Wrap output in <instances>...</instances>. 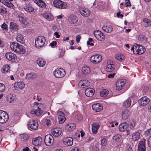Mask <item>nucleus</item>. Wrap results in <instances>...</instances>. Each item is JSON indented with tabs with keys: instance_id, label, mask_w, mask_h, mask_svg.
<instances>
[{
	"instance_id": "nucleus-1",
	"label": "nucleus",
	"mask_w": 151,
	"mask_h": 151,
	"mask_svg": "<svg viewBox=\"0 0 151 151\" xmlns=\"http://www.w3.org/2000/svg\"><path fill=\"white\" fill-rule=\"evenodd\" d=\"M11 49L13 51L20 54H24L26 52L25 48L17 43L13 42L10 45Z\"/></svg>"
},
{
	"instance_id": "nucleus-2",
	"label": "nucleus",
	"mask_w": 151,
	"mask_h": 151,
	"mask_svg": "<svg viewBox=\"0 0 151 151\" xmlns=\"http://www.w3.org/2000/svg\"><path fill=\"white\" fill-rule=\"evenodd\" d=\"M32 107L34 110L31 111V114H35L36 116H39L42 114V110H43V105L42 104H39L37 102H35Z\"/></svg>"
},
{
	"instance_id": "nucleus-3",
	"label": "nucleus",
	"mask_w": 151,
	"mask_h": 151,
	"mask_svg": "<svg viewBox=\"0 0 151 151\" xmlns=\"http://www.w3.org/2000/svg\"><path fill=\"white\" fill-rule=\"evenodd\" d=\"M45 42V39L44 37L39 36L35 39V46L37 48H40L44 45Z\"/></svg>"
},
{
	"instance_id": "nucleus-4",
	"label": "nucleus",
	"mask_w": 151,
	"mask_h": 151,
	"mask_svg": "<svg viewBox=\"0 0 151 151\" xmlns=\"http://www.w3.org/2000/svg\"><path fill=\"white\" fill-rule=\"evenodd\" d=\"M9 116L5 111L0 110V123H4L7 121Z\"/></svg>"
},
{
	"instance_id": "nucleus-5",
	"label": "nucleus",
	"mask_w": 151,
	"mask_h": 151,
	"mask_svg": "<svg viewBox=\"0 0 151 151\" xmlns=\"http://www.w3.org/2000/svg\"><path fill=\"white\" fill-rule=\"evenodd\" d=\"M45 143L47 146H51L53 144L54 139L51 134H48L45 136L44 139Z\"/></svg>"
},
{
	"instance_id": "nucleus-6",
	"label": "nucleus",
	"mask_w": 151,
	"mask_h": 151,
	"mask_svg": "<svg viewBox=\"0 0 151 151\" xmlns=\"http://www.w3.org/2000/svg\"><path fill=\"white\" fill-rule=\"evenodd\" d=\"M135 51L134 53L136 54L141 55L144 53L145 51V49L142 45L138 44L135 45Z\"/></svg>"
},
{
	"instance_id": "nucleus-7",
	"label": "nucleus",
	"mask_w": 151,
	"mask_h": 151,
	"mask_svg": "<svg viewBox=\"0 0 151 151\" xmlns=\"http://www.w3.org/2000/svg\"><path fill=\"white\" fill-rule=\"evenodd\" d=\"M102 57L99 55H92L90 58V61L94 64H97L101 61Z\"/></svg>"
},
{
	"instance_id": "nucleus-8",
	"label": "nucleus",
	"mask_w": 151,
	"mask_h": 151,
	"mask_svg": "<svg viewBox=\"0 0 151 151\" xmlns=\"http://www.w3.org/2000/svg\"><path fill=\"white\" fill-rule=\"evenodd\" d=\"M96 38L100 41H103L104 40L105 37L104 33L99 30L94 31L93 33Z\"/></svg>"
},
{
	"instance_id": "nucleus-9",
	"label": "nucleus",
	"mask_w": 151,
	"mask_h": 151,
	"mask_svg": "<svg viewBox=\"0 0 151 151\" xmlns=\"http://www.w3.org/2000/svg\"><path fill=\"white\" fill-rule=\"evenodd\" d=\"M79 10L80 14L83 16L88 17L90 14V10L84 7L80 8Z\"/></svg>"
},
{
	"instance_id": "nucleus-10",
	"label": "nucleus",
	"mask_w": 151,
	"mask_h": 151,
	"mask_svg": "<svg viewBox=\"0 0 151 151\" xmlns=\"http://www.w3.org/2000/svg\"><path fill=\"white\" fill-rule=\"evenodd\" d=\"M38 123L36 120H29L28 123V127L32 129L35 130L38 127Z\"/></svg>"
},
{
	"instance_id": "nucleus-11",
	"label": "nucleus",
	"mask_w": 151,
	"mask_h": 151,
	"mask_svg": "<svg viewBox=\"0 0 151 151\" xmlns=\"http://www.w3.org/2000/svg\"><path fill=\"white\" fill-rule=\"evenodd\" d=\"M150 101V99L146 96L143 97L139 99L138 102L139 104L142 106H145Z\"/></svg>"
},
{
	"instance_id": "nucleus-12",
	"label": "nucleus",
	"mask_w": 151,
	"mask_h": 151,
	"mask_svg": "<svg viewBox=\"0 0 151 151\" xmlns=\"http://www.w3.org/2000/svg\"><path fill=\"white\" fill-rule=\"evenodd\" d=\"M5 56L8 60L12 62L15 61L17 59L16 55L11 52H8L6 53Z\"/></svg>"
},
{
	"instance_id": "nucleus-13",
	"label": "nucleus",
	"mask_w": 151,
	"mask_h": 151,
	"mask_svg": "<svg viewBox=\"0 0 151 151\" xmlns=\"http://www.w3.org/2000/svg\"><path fill=\"white\" fill-rule=\"evenodd\" d=\"M90 84V82L87 80L83 79L79 82L78 86L82 88H84L89 86Z\"/></svg>"
},
{
	"instance_id": "nucleus-14",
	"label": "nucleus",
	"mask_w": 151,
	"mask_h": 151,
	"mask_svg": "<svg viewBox=\"0 0 151 151\" xmlns=\"http://www.w3.org/2000/svg\"><path fill=\"white\" fill-rule=\"evenodd\" d=\"M73 139L71 137H66L63 139V142L65 145L70 146L73 145Z\"/></svg>"
},
{
	"instance_id": "nucleus-15",
	"label": "nucleus",
	"mask_w": 151,
	"mask_h": 151,
	"mask_svg": "<svg viewBox=\"0 0 151 151\" xmlns=\"http://www.w3.org/2000/svg\"><path fill=\"white\" fill-rule=\"evenodd\" d=\"M14 86L15 89L19 91L24 88V84L23 82H17L14 83Z\"/></svg>"
},
{
	"instance_id": "nucleus-16",
	"label": "nucleus",
	"mask_w": 151,
	"mask_h": 151,
	"mask_svg": "<svg viewBox=\"0 0 151 151\" xmlns=\"http://www.w3.org/2000/svg\"><path fill=\"white\" fill-rule=\"evenodd\" d=\"M57 115L58 116L59 124H62L66 119L64 113L61 111H60L57 113Z\"/></svg>"
},
{
	"instance_id": "nucleus-17",
	"label": "nucleus",
	"mask_w": 151,
	"mask_h": 151,
	"mask_svg": "<svg viewBox=\"0 0 151 151\" xmlns=\"http://www.w3.org/2000/svg\"><path fill=\"white\" fill-rule=\"evenodd\" d=\"M76 127V124L73 123H70L67 124L65 126L66 130L69 132L73 131Z\"/></svg>"
},
{
	"instance_id": "nucleus-18",
	"label": "nucleus",
	"mask_w": 151,
	"mask_h": 151,
	"mask_svg": "<svg viewBox=\"0 0 151 151\" xmlns=\"http://www.w3.org/2000/svg\"><path fill=\"white\" fill-rule=\"evenodd\" d=\"M95 92L94 90L91 88H88L85 91L86 95L88 97H91L93 96Z\"/></svg>"
},
{
	"instance_id": "nucleus-19",
	"label": "nucleus",
	"mask_w": 151,
	"mask_h": 151,
	"mask_svg": "<svg viewBox=\"0 0 151 151\" xmlns=\"http://www.w3.org/2000/svg\"><path fill=\"white\" fill-rule=\"evenodd\" d=\"M125 83V82L123 80L118 81L116 84V90L118 91L122 90Z\"/></svg>"
},
{
	"instance_id": "nucleus-20",
	"label": "nucleus",
	"mask_w": 151,
	"mask_h": 151,
	"mask_svg": "<svg viewBox=\"0 0 151 151\" xmlns=\"http://www.w3.org/2000/svg\"><path fill=\"white\" fill-rule=\"evenodd\" d=\"M145 140L139 142L138 144V151H145L146 150Z\"/></svg>"
},
{
	"instance_id": "nucleus-21",
	"label": "nucleus",
	"mask_w": 151,
	"mask_h": 151,
	"mask_svg": "<svg viewBox=\"0 0 151 151\" xmlns=\"http://www.w3.org/2000/svg\"><path fill=\"white\" fill-rule=\"evenodd\" d=\"M65 74V70L62 68H57V78H60L63 77Z\"/></svg>"
},
{
	"instance_id": "nucleus-22",
	"label": "nucleus",
	"mask_w": 151,
	"mask_h": 151,
	"mask_svg": "<svg viewBox=\"0 0 151 151\" xmlns=\"http://www.w3.org/2000/svg\"><path fill=\"white\" fill-rule=\"evenodd\" d=\"M92 108L96 112H100L103 109V107L99 103L93 104L92 106Z\"/></svg>"
},
{
	"instance_id": "nucleus-23",
	"label": "nucleus",
	"mask_w": 151,
	"mask_h": 151,
	"mask_svg": "<svg viewBox=\"0 0 151 151\" xmlns=\"http://www.w3.org/2000/svg\"><path fill=\"white\" fill-rule=\"evenodd\" d=\"M42 142V139L41 137H38L37 138H35L33 139L32 142L35 145H38L41 144Z\"/></svg>"
},
{
	"instance_id": "nucleus-24",
	"label": "nucleus",
	"mask_w": 151,
	"mask_h": 151,
	"mask_svg": "<svg viewBox=\"0 0 151 151\" xmlns=\"http://www.w3.org/2000/svg\"><path fill=\"white\" fill-rule=\"evenodd\" d=\"M122 137L120 135L117 134L114 136L113 138V142L116 144H119L122 140Z\"/></svg>"
},
{
	"instance_id": "nucleus-25",
	"label": "nucleus",
	"mask_w": 151,
	"mask_h": 151,
	"mask_svg": "<svg viewBox=\"0 0 151 151\" xmlns=\"http://www.w3.org/2000/svg\"><path fill=\"white\" fill-rule=\"evenodd\" d=\"M128 127V125L127 123L123 122L119 126V129L120 131L124 132L127 129Z\"/></svg>"
},
{
	"instance_id": "nucleus-26",
	"label": "nucleus",
	"mask_w": 151,
	"mask_h": 151,
	"mask_svg": "<svg viewBox=\"0 0 151 151\" xmlns=\"http://www.w3.org/2000/svg\"><path fill=\"white\" fill-rule=\"evenodd\" d=\"M102 29L104 31L108 33L111 32L113 30L112 26L110 25H104L102 27Z\"/></svg>"
},
{
	"instance_id": "nucleus-27",
	"label": "nucleus",
	"mask_w": 151,
	"mask_h": 151,
	"mask_svg": "<svg viewBox=\"0 0 151 151\" xmlns=\"http://www.w3.org/2000/svg\"><path fill=\"white\" fill-rule=\"evenodd\" d=\"M66 7V4L64 2L57 0V8L60 9H65Z\"/></svg>"
},
{
	"instance_id": "nucleus-28",
	"label": "nucleus",
	"mask_w": 151,
	"mask_h": 151,
	"mask_svg": "<svg viewBox=\"0 0 151 151\" xmlns=\"http://www.w3.org/2000/svg\"><path fill=\"white\" fill-rule=\"evenodd\" d=\"M111 62H109L108 63L107 66L106 68V70L108 72H111L113 71L115 69V66L113 64L111 63Z\"/></svg>"
},
{
	"instance_id": "nucleus-29",
	"label": "nucleus",
	"mask_w": 151,
	"mask_h": 151,
	"mask_svg": "<svg viewBox=\"0 0 151 151\" xmlns=\"http://www.w3.org/2000/svg\"><path fill=\"white\" fill-rule=\"evenodd\" d=\"M37 77V74L33 72H31L27 74L26 78L27 80H31Z\"/></svg>"
},
{
	"instance_id": "nucleus-30",
	"label": "nucleus",
	"mask_w": 151,
	"mask_h": 151,
	"mask_svg": "<svg viewBox=\"0 0 151 151\" xmlns=\"http://www.w3.org/2000/svg\"><path fill=\"white\" fill-rule=\"evenodd\" d=\"M99 127V126L98 124L96 123H93L92 124V130L93 133H96Z\"/></svg>"
},
{
	"instance_id": "nucleus-31",
	"label": "nucleus",
	"mask_w": 151,
	"mask_h": 151,
	"mask_svg": "<svg viewBox=\"0 0 151 151\" xmlns=\"http://www.w3.org/2000/svg\"><path fill=\"white\" fill-rule=\"evenodd\" d=\"M140 134L139 132L136 131L132 135V139L134 141H136L138 140L140 137Z\"/></svg>"
},
{
	"instance_id": "nucleus-32",
	"label": "nucleus",
	"mask_w": 151,
	"mask_h": 151,
	"mask_svg": "<svg viewBox=\"0 0 151 151\" xmlns=\"http://www.w3.org/2000/svg\"><path fill=\"white\" fill-rule=\"evenodd\" d=\"M129 111L128 109H126L124 110L122 112V118L124 120L126 119L129 117Z\"/></svg>"
},
{
	"instance_id": "nucleus-33",
	"label": "nucleus",
	"mask_w": 151,
	"mask_h": 151,
	"mask_svg": "<svg viewBox=\"0 0 151 151\" xmlns=\"http://www.w3.org/2000/svg\"><path fill=\"white\" fill-rule=\"evenodd\" d=\"M17 40L18 42L21 44H24L25 42L24 38L20 34H17Z\"/></svg>"
},
{
	"instance_id": "nucleus-34",
	"label": "nucleus",
	"mask_w": 151,
	"mask_h": 151,
	"mask_svg": "<svg viewBox=\"0 0 151 151\" xmlns=\"http://www.w3.org/2000/svg\"><path fill=\"white\" fill-rule=\"evenodd\" d=\"M35 2L40 7L44 8L46 7L45 3L42 0H35Z\"/></svg>"
},
{
	"instance_id": "nucleus-35",
	"label": "nucleus",
	"mask_w": 151,
	"mask_h": 151,
	"mask_svg": "<svg viewBox=\"0 0 151 151\" xmlns=\"http://www.w3.org/2000/svg\"><path fill=\"white\" fill-rule=\"evenodd\" d=\"M78 20L77 17L74 15H71L69 18V21L71 23H76Z\"/></svg>"
},
{
	"instance_id": "nucleus-36",
	"label": "nucleus",
	"mask_w": 151,
	"mask_h": 151,
	"mask_svg": "<svg viewBox=\"0 0 151 151\" xmlns=\"http://www.w3.org/2000/svg\"><path fill=\"white\" fill-rule=\"evenodd\" d=\"M24 8L26 11L29 12H33L34 10V8L30 4L26 5Z\"/></svg>"
},
{
	"instance_id": "nucleus-37",
	"label": "nucleus",
	"mask_w": 151,
	"mask_h": 151,
	"mask_svg": "<svg viewBox=\"0 0 151 151\" xmlns=\"http://www.w3.org/2000/svg\"><path fill=\"white\" fill-rule=\"evenodd\" d=\"M82 72L85 75H88L90 73V69L87 66H84L82 68Z\"/></svg>"
},
{
	"instance_id": "nucleus-38",
	"label": "nucleus",
	"mask_w": 151,
	"mask_h": 151,
	"mask_svg": "<svg viewBox=\"0 0 151 151\" xmlns=\"http://www.w3.org/2000/svg\"><path fill=\"white\" fill-rule=\"evenodd\" d=\"M18 28V25L16 23L12 22L10 23V28L11 29L17 31Z\"/></svg>"
},
{
	"instance_id": "nucleus-39",
	"label": "nucleus",
	"mask_w": 151,
	"mask_h": 151,
	"mask_svg": "<svg viewBox=\"0 0 151 151\" xmlns=\"http://www.w3.org/2000/svg\"><path fill=\"white\" fill-rule=\"evenodd\" d=\"M37 63L40 67H43L45 64V62L42 58H38L37 60Z\"/></svg>"
},
{
	"instance_id": "nucleus-40",
	"label": "nucleus",
	"mask_w": 151,
	"mask_h": 151,
	"mask_svg": "<svg viewBox=\"0 0 151 151\" xmlns=\"http://www.w3.org/2000/svg\"><path fill=\"white\" fill-rule=\"evenodd\" d=\"M1 3L9 7L13 6V5L8 0H1Z\"/></svg>"
},
{
	"instance_id": "nucleus-41",
	"label": "nucleus",
	"mask_w": 151,
	"mask_h": 151,
	"mask_svg": "<svg viewBox=\"0 0 151 151\" xmlns=\"http://www.w3.org/2000/svg\"><path fill=\"white\" fill-rule=\"evenodd\" d=\"M143 24L145 27H148L150 26L151 22L147 18L144 19L143 21Z\"/></svg>"
},
{
	"instance_id": "nucleus-42",
	"label": "nucleus",
	"mask_w": 151,
	"mask_h": 151,
	"mask_svg": "<svg viewBox=\"0 0 151 151\" xmlns=\"http://www.w3.org/2000/svg\"><path fill=\"white\" fill-rule=\"evenodd\" d=\"M1 0H0V2H1ZM6 9L3 6L2 4L0 3V13L2 14H6L7 12Z\"/></svg>"
},
{
	"instance_id": "nucleus-43",
	"label": "nucleus",
	"mask_w": 151,
	"mask_h": 151,
	"mask_svg": "<svg viewBox=\"0 0 151 151\" xmlns=\"http://www.w3.org/2000/svg\"><path fill=\"white\" fill-rule=\"evenodd\" d=\"M115 58L121 61H123L124 60V56L121 54H118L117 55H116Z\"/></svg>"
},
{
	"instance_id": "nucleus-44",
	"label": "nucleus",
	"mask_w": 151,
	"mask_h": 151,
	"mask_svg": "<svg viewBox=\"0 0 151 151\" xmlns=\"http://www.w3.org/2000/svg\"><path fill=\"white\" fill-rule=\"evenodd\" d=\"M10 71L9 65H6L4 66L1 69V71L3 73H8Z\"/></svg>"
},
{
	"instance_id": "nucleus-45",
	"label": "nucleus",
	"mask_w": 151,
	"mask_h": 151,
	"mask_svg": "<svg viewBox=\"0 0 151 151\" xmlns=\"http://www.w3.org/2000/svg\"><path fill=\"white\" fill-rule=\"evenodd\" d=\"M108 94V91L106 89H103L100 93V96L102 97H106Z\"/></svg>"
},
{
	"instance_id": "nucleus-46",
	"label": "nucleus",
	"mask_w": 151,
	"mask_h": 151,
	"mask_svg": "<svg viewBox=\"0 0 151 151\" xmlns=\"http://www.w3.org/2000/svg\"><path fill=\"white\" fill-rule=\"evenodd\" d=\"M131 104V101L130 99H128L126 100L123 104L124 106L125 107L128 108L130 106Z\"/></svg>"
},
{
	"instance_id": "nucleus-47",
	"label": "nucleus",
	"mask_w": 151,
	"mask_h": 151,
	"mask_svg": "<svg viewBox=\"0 0 151 151\" xmlns=\"http://www.w3.org/2000/svg\"><path fill=\"white\" fill-rule=\"evenodd\" d=\"M138 39L140 41L145 42L147 41V38L145 36L143 35H139L138 37Z\"/></svg>"
},
{
	"instance_id": "nucleus-48",
	"label": "nucleus",
	"mask_w": 151,
	"mask_h": 151,
	"mask_svg": "<svg viewBox=\"0 0 151 151\" xmlns=\"http://www.w3.org/2000/svg\"><path fill=\"white\" fill-rule=\"evenodd\" d=\"M43 17L47 19H50L52 18V15L50 13H45L43 14Z\"/></svg>"
},
{
	"instance_id": "nucleus-49",
	"label": "nucleus",
	"mask_w": 151,
	"mask_h": 151,
	"mask_svg": "<svg viewBox=\"0 0 151 151\" xmlns=\"http://www.w3.org/2000/svg\"><path fill=\"white\" fill-rule=\"evenodd\" d=\"M101 145L103 147H104L107 145V140L105 138H103L101 140Z\"/></svg>"
},
{
	"instance_id": "nucleus-50",
	"label": "nucleus",
	"mask_w": 151,
	"mask_h": 151,
	"mask_svg": "<svg viewBox=\"0 0 151 151\" xmlns=\"http://www.w3.org/2000/svg\"><path fill=\"white\" fill-rule=\"evenodd\" d=\"M29 138V136L27 134H22L21 136V139L22 141L27 140H28Z\"/></svg>"
},
{
	"instance_id": "nucleus-51",
	"label": "nucleus",
	"mask_w": 151,
	"mask_h": 151,
	"mask_svg": "<svg viewBox=\"0 0 151 151\" xmlns=\"http://www.w3.org/2000/svg\"><path fill=\"white\" fill-rule=\"evenodd\" d=\"M91 151H98L99 148L96 145H93L90 147Z\"/></svg>"
},
{
	"instance_id": "nucleus-52",
	"label": "nucleus",
	"mask_w": 151,
	"mask_h": 151,
	"mask_svg": "<svg viewBox=\"0 0 151 151\" xmlns=\"http://www.w3.org/2000/svg\"><path fill=\"white\" fill-rule=\"evenodd\" d=\"M1 27L3 30H4L5 31H7L8 28L6 24L4 23H3L2 25H1Z\"/></svg>"
},
{
	"instance_id": "nucleus-53",
	"label": "nucleus",
	"mask_w": 151,
	"mask_h": 151,
	"mask_svg": "<svg viewBox=\"0 0 151 151\" xmlns=\"http://www.w3.org/2000/svg\"><path fill=\"white\" fill-rule=\"evenodd\" d=\"M94 139V138L91 137L90 136H88L86 138V141L87 142H90L92 140Z\"/></svg>"
},
{
	"instance_id": "nucleus-54",
	"label": "nucleus",
	"mask_w": 151,
	"mask_h": 151,
	"mask_svg": "<svg viewBox=\"0 0 151 151\" xmlns=\"http://www.w3.org/2000/svg\"><path fill=\"white\" fill-rule=\"evenodd\" d=\"M14 98L12 94H10L7 97L8 101H9L10 102H11L12 101L14 100Z\"/></svg>"
},
{
	"instance_id": "nucleus-55",
	"label": "nucleus",
	"mask_w": 151,
	"mask_h": 151,
	"mask_svg": "<svg viewBox=\"0 0 151 151\" xmlns=\"http://www.w3.org/2000/svg\"><path fill=\"white\" fill-rule=\"evenodd\" d=\"M5 89V85L2 83H0V92H3Z\"/></svg>"
},
{
	"instance_id": "nucleus-56",
	"label": "nucleus",
	"mask_w": 151,
	"mask_h": 151,
	"mask_svg": "<svg viewBox=\"0 0 151 151\" xmlns=\"http://www.w3.org/2000/svg\"><path fill=\"white\" fill-rule=\"evenodd\" d=\"M59 52H60L59 55V57H62L64 55V53L65 52V51L64 50H61Z\"/></svg>"
},
{
	"instance_id": "nucleus-57",
	"label": "nucleus",
	"mask_w": 151,
	"mask_h": 151,
	"mask_svg": "<svg viewBox=\"0 0 151 151\" xmlns=\"http://www.w3.org/2000/svg\"><path fill=\"white\" fill-rule=\"evenodd\" d=\"M62 132V129L60 128L57 127V137L61 135Z\"/></svg>"
},
{
	"instance_id": "nucleus-58",
	"label": "nucleus",
	"mask_w": 151,
	"mask_h": 151,
	"mask_svg": "<svg viewBox=\"0 0 151 151\" xmlns=\"http://www.w3.org/2000/svg\"><path fill=\"white\" fill-rule=\"evenodd\" d=\"M145 134L147 136H149L151 134V128L148 129L145 132Z\"/></svg>"
},
{
	"instance_id": "nucleus-59",
	"label": "nucleus",
	"mask_w": 151,
	"mask_h": 151,
	"mask_svg": "<svg viewBox=\"0 0 151 151\" xmlns=\"http://www.w3.org/2000/svg\"><path fill=\"white\" fill-rule=\"evenodd\" d=\"M135 125V123L134 121H132L130 123V127L131 129L133 128Z\"/></svg>"
},
{
	"instance_id": "nucleus-60",
	"label": "nucleus",
	"mask_w": 151,
	"mask_h": 151,
	"mask_svg": "<svg viewBox=\"0 0 151 151\" xmlns=\"http://www.w3.org/2000/svg\"><path fill=\"white\" fill-rule=\"evenodd\" d=\"M18 19L19 21L21 23H24L25 21L24 18L22 16H19L18 17Z\"/></svg>"
},
{
	"instance_id": "nucleus-61",
	"label": "nucleus",
	"mask_w": 151,
	"mask_h": 151,
	"mask_svg": "<svg viewBox=\"0 0 151 151\" xmlns=\"http://www.w3.org/2000/svg\"><path fill=\"white\" fill-rule=\"evenodd\" d=\"M148 146L149 147L151 148V136L149 137L148 141Z\"/></svg>"
},
{
	"instance_id": "nucleus-62",
	"label": "nucleus",
	"mask_w": 151,
	"mask_h": 151,
	"mask_svg": "<svg viewBox=\"0 0 151 151\" xmlns=\"http://www.w3.org/2000/svg\"><path fill=\"white\" fill-rule=\"evenodd\" d=\"M57 43L55 41H53L50 43V46L52 47H55Z\"/></svg>"
},
{
	"instance_id": "nucleus-63",
	"label": "nucleus",
	"mask_w": 151,
	"mask_h": 151,
	"mask_svg": "<svg viewBox=\"0 0 151 151\" xmlns=\"http://www.w3.org/2000/svg\"><path fill=\"white\" fill-rule=\"evenodd\" d=\"M125 6L127 7L131 6V4L129 0H125Z\"/></svg>"
},
{
	"instance_id": "nucleus-64",
	"label": "nucleus",
	"mask_w": 151,
	"mask_h": 151,
	"mask_svg": "<svg viewBox=\"0 0 151 151\" xmlns=\"http://www.w3.org/2000/svg\"><path fill=\"white\" fill-rule=\"evenodd\" d=\"M71 151H80V150L78 147H75L72 149Z\"/></svg>"
}]
</instances>
